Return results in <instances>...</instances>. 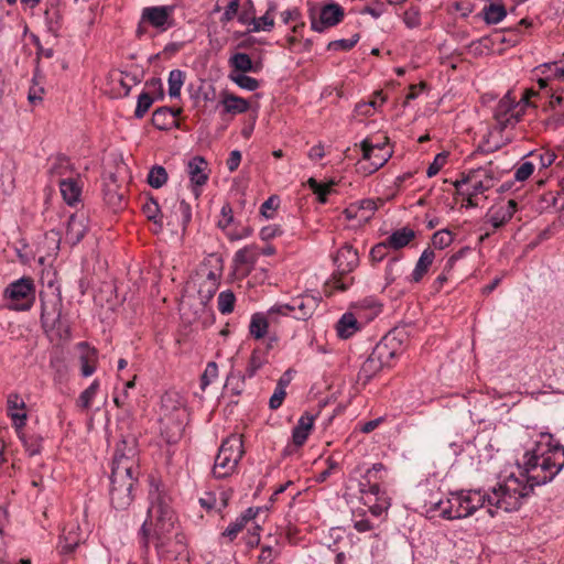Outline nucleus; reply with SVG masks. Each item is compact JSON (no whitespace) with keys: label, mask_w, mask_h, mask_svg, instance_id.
I'll list each match as a JSON object with an SVG mask.
<instances>
[{"label":"nucleus","mask_w":564,"mask_h":564,"mask_svg":"<svg viewBox=\"0 0 564 564\" xmlns=\"http://www.w3.org/2000/svg\"><path fill=\"white\" fill-rule=\"evenodd\" d=\"M149 508L147 519L142 523L138 539L143 555H148L150 541H154L158 554L167 552L172 535L177 544H183L184 535L174 533L177 517L171 506L172 499L165 488L154 479L150 482L148 495Z\"/></svg>","instance_id":"nucleus-1"},{"label":"nucleus","mask_w":564,"mask_h":564,"mask_svg":"<svg viewBox=\"0 0 564 564\" xmlns=\"http://www.w3.org/2000/svg\"><path fill=\"white\" fill-rule=\"evenodd\" d=\"M127 442L117 444L110 474L109 497L111 506L117 510H127L133 499V488L138 482L139 466L134 460V449L126 453Z\"/></svg>","instance_id":"nucleus-2"},{"label":"nucleus","mask_w":564,"mask_h":564,"mask_svg":"<svg viewBox=\"0 0 564 564\" xmlns=\"http://www.w3.org/2000/svg\"><path fill=\"white\" fill-rule=\"evenodd\" d=\"M524 476L528 482L534 487L552 481L564 467V446L554 442L552 435L547 443V449L540 448L525 452L523 455Z\"/></svg>","instance_id":"nucleus-3"},{"label":"nucleus","mask_w":564,"mask_h":564,"mask_svg":"<svg viewBox=\"0 0 564 564\" xmlns=\"http://www.w3.org/2000/svg\"><path fill=\"white\" fill-rule=\"evenodd\" d=\"M534 490V486L527 480L510 475L502 482H499L492 488L491 494L486 492L488 514L494 518L496 509H501L506 512L518 511L523 499L529 497Z\"/></svg>","instance_id":"nucleus-4"},{"label":"nucleus","mask_w":564,"mask_h":564,"mask_svg":"<svg viewBox=\"0 0 564 564\" xmlns=\"http://www.w3.org/2000/svg\"><path fill=\"white\" fill-rule=\"evenodd\" d=\"M441 517L446 520L465 519L487 505L486 492L480 489L460 490L446 499Z\"/></svg>","instance_id":"nucleus-5"},{"label":"nucleus","mask_w":564,"mask_h":564,"mask_svg":"<svg viewBox=\"0 0 564 564\" xmlns=\"http://www.w3.org/2000/svg\"><path fill=\"white\" fill-rule=\"evenodd\" d=\"M243 453L241 437L231 435L224 440L215 457L213 476L217 479H224L232 475Z\"/></svg>","instance_id":"nucleus-6"},{"label":"nucleus","mask_w":564,"mask_h":564,"mask_svg":"<svg viewBox=\"0 0 564 564\" xmlns=\"http://www.w3.org/2000/svg\"><path fill=\"white\" fill-rule=\"evenodd\" d=\"M334 263L337 270L332 276V283L335 289L346 291L354 281V278L347 275L358 267L359 253L351 245L345 243L334 257Z\"/></svg>","instance_id":"nucleus-7"},{"label":"nucleus","mask_w":564,"mask_h":564,"mask_svg":"<svg viewBox=\"0 0 564 564\" xmlns=\"http://www.w3.org/2000/svg\"><path fill=\"white\" fill-rule=\"evenodd\" d=\"M321 296L313 294H302L293 297L288 304L274 305L269 310V315L289 316L293 313V317L299 321H307L317 310L321 303Z\"/></svg>","instance_id":"nucleus-8"},{"label":"nucleus","mask_w":564,"mask_h":564,"mask_svg":"<svg viewBox=\"0 0 564 564\" xmlns=\"http://www.w3.org/2000/svg\"><path fill=\"white\" fill-rule=\"evenodd\" d=\"M529 95H535V93H527L519 102L511 97L510 93L506 94L497 104L494 117L501 129L513 127L520 121L523 109L529 105Z\"/></svg>","instance_id":"nucleus-9"},{"label":"nucleus","mask_w":564,"mask_h":564,"mask_svg":"<svg viewBox=\"0 0 564 564\" xmlns=\"http://www.w3.org/2000/svg\"><path fill=\"white\" fill-rule=\"evenodd\" d=\"M34 284L30 278H21L9 284L4 290V297L10 300L9 308L14 311L30 310L34 299Z\"/></svg>","instance_id":"nucleus-10"},{"label":"nucleus","mask_w":564,"mask_h":564,"mask_svg":"<svg viewBox=\"0 0 564 564\" xmlns=\"http://www.w3.org/2000/svg\"><path fill=\"white\" fill-rule=\"evenodd\" d=\"M389 138L383 137V145H372V143L365 139L361 143L362 160L369 162V167L362 166L366 173L371 174L382 167L391 158L392 150L388 149Z\"/></svg>","instance_id":"nucleus-11"},{"label":"nucleus","mask_w":564,"mask_h":564,"mask_svg":"<svg viewBox=\"0 0 564 564\" xmlns=\"http://www.w3.org/2000/svg\"><path fill=\"white\" fill-rule=\"evenodd\" d=\"M344 17L345 11L343 7L336 2L330 1L321 8L318 19L315 18L313 10L310 11L311 28L313 31L322 33L327 28H332L340 23Z\"/></svg>","instance_id":"nucleus-12"},{"label":"nucleus","mask_w":564,"mask_h":564,"mask_svg":"<svg viewBox=\"0 0 564 564\" xmlns=\"http://www.w3.org/2000/svg\"><path fill=\"white\" fill-rule=\"evenodd\" d=\"M495 175L489 167L470 170L462 180H457L454 186L457 191L463 185L471 184L470 195L482 194L494 186Z\"/></svg>","instance_id":"nucleus-13"},{"label":"nucleus","mask_w":564,"mask_h":564,"mask_svg":"<svg viewBox=\"0 0 564 564\" xmlns=\"http://www.w3.org/2000/svg\"><path fill=\"white\" fill-rule=\"evenodd\" d=\"M173 11V6L145 7L142 10L141 23L148 22L158 30L166 31L172 25L170 20Z\"/></svg>","instance_id":"nucleus-14"},{"label":"nucleus","mask_w":564,"mask_h":564,"mask_svg":"<svg viewBox=\"0 0 564 564\" xmlns=\"http://www.w3.org/2000/svg\"><path fill=\"white\" fill-rule=\"evenodd\" d=\"M63 302L59 296H52L48 300L41 297V323L42 327L47 330H53L61 322Z\"/></svg>","instance_id":"nucleus-15"},{"label":"nucleus","mask_w":564,"mask_h":564,"mask_svg":"<svg viewBox=\"0 0 564 564\" xmlns=\"http://www.w3.org/2000/svg\"><path fill=\"white\" fill-rule=\"evenodd\" d=\"M218 106H221V116L240 115L250 109L249 100L237 96L228 90H221Z\"/></svg>","instance_id":"nucleus-16"},{"label":"nucleus","mask_w":564,"mask_h":564,"mask_svg":"<svg viewBox=\"0 0 564 564\" xmlns=\"http://www.w3.org/2000/svg\"><path fill=\"white\" fill-rule=\"evenodd\" d=\"M517 207L518 203L514 199H509L506 205L490 208L487 214L488 223H490L495 229L505 226L513 217Z\"/></svg>","instance_id":"nucleus-17"},{"label":"nucleus","mask_w":564,"mask_h":564,"mask_svg":"<svg viewBox=\"0 0 564 564\" xmlns=\"http://www.w3.org/2000/svg\"><path fill=\"white\" fill-rule=\"evenodd\" d=\"M259 248L256 245H250L239 249L235 253L234 261L236 265H247L248 268H237L242 275H248L253 269L259 258Z\"/></svg>","instance_id":"nucleus-18"},{"label":"nucleus","mask_w":564,"mask_h":564,"mask_svg":"<svg viewBox=\"0 0 564 564\" xmlns=\"http://www.w3.org/2000/svg\"><path fill=\"white\" fill-rule=\"evenodd\" d=\"M8 414L17 430L23 427L26 422V413L24 412L25 402L18 393H11L7 400Z\"/></svg>","instance_id":"nucleus-19"},{"label":"nucleus","mask_w":564,"mask_h":564,"mask_svg":"<svg viewBox=\"0 0 564 564\" xmlns=\"http://www.w3.org/2000/svg\"><path fill=\"white\" fill-rule=\"evenodd\" d=\"M315 415L305 412L297 421L292 430V442L295 446L301 447L307 441L310 433L314 426Z\"/></svg>","instance_id":"nucleus-20"},{"label":"nucleus","mask_w":564,"mask_h":564,"mask_svg":"<svg viewBox=\"0 0 564 564\" xmlns=\"http://www.w3.org/2000/svg\"><path fill=\"white\" fill-rule=\"evenodd\" d=\"M395 339L390 336H384L373 347L371 355L377 358L384 367L390 366V361L395 357L397 354Z\"/></svg>","instance_id":"nucleus-21"},{"label":"nucleus","mask_w":564,"mask_h":564,"mask_svg":"<svg viewBox=\"0 0 564 564\" xmlns=\"http://www.w3.org/2000/svg\"><path fill=\"white\" fill-rule=\"evenodd\" d=\"M58 186L62 197L67 205L75 206L80 202L82 185L77 178H62L58 182Z\"/></svg>","instance_id":"nucleus-22"},{"label":"nucleus","mask_w":564,"mask_h":564,"mask_svg":"<svg viewBox=\"0 0 564 564\" xmlns=\"http://www.w3.org/2000/svg\"><path fill=\"white\" fill-rule=\"evenodd\" d=\"M167 225H178L185 231L192 220V207L184 199L176 202Z\"/></svg>","instance_id":"nucleus-23"},{"label":"nucleus","mask_w":564,"mask_h":564,"mask_svg":"<svg viewBox=\"0 0 564 564\" xmlns=\"http://www.w3.org/2000/svg\"><path fill=\"white\" fill-rule=\"evenodd\" d=\"M78 348L83 351L79 357L82 376L89 377L96 371L97 350L86 341L79 343Z\"/></svg>","instance_id":"nucleus-24"},{"label":"nucleus","mask_w":564,"mask_h":564,"mask_svg":"<svg viewBox=\"0 0 564 564\" xmlns=\"http://www.w3.org/2000/svg\"><path fill=\"white\" fill-rule=\"evenodd\" d=\"M278 315H272L270 317L269 312L267 316L262 313H256L251 316L249 333L256 339L263 338L268 332V327L270 323H278Z\"/></svg>","instance_id":"nucleus-25"},{"label":"nucleus","mask_w":564,"mask_h":564,"mask_svg":"<svg viewBox=\"0 0 564 564\" xmlns=\"http://www.w3.org/2000/svg\"><path fill=\"white\" fill-rule=\"evenodd\" d=\"M151 122L161 131L170 130L177 126V121L173 118V108L169 106L156 108L152 113Z\"/></svg>","instance_id":"nucleus-26"},{"label":"nucleus","mask_w":564,"mask_h":564,"mask_svg":"<svg viewBox=\"0 0 564 564\" xmlns=\"http://www.w3.org/2000/svg\"><path fill=\"white\" fill-rule=\"evenodd\" d=\"M206 166V160L199 155L194 156L192 160L188 161L187 173L193 184L202 186L207 182L208 175L205 173Z\"/></svg>","instance_id":"nucleus-27"},{"label":"nucleus","mask_w":564,"mask_h":564,"mask_svg":"<svg viewBox=\"0 0 564 564\" xmlns=\"http://www.w3.org/2000/svg\"><path fill=\"white\" fill-rule=\"evenodd\" d=\"M87 228L76 214H73L67 221L66 226V241L72 246H76L85 237Z\"/></svg>","instance_id":"nucleus-28"},{"label":"nucleus","mask_w":564,"mask_h":564,"mask_svg":"<svg viewBox=\"0 0 564 564\" xmlns=\"http://www.w3.org/2000/svg\"><path fill=\"white\" fill-rule=\"evenodd\" d=\"M270 349V345L265 347H257L252 350L251 356L249 358L246 373L245 376L248 378H252L257 375V372L268 364V351Z\"/></svg>","instance_id":"nucleus-29"},{"label":"nucleus","mask_w":564,"mask_h":564,"mask_svg":"<svg viewBox=\"0 0 564 564\" xmlns=\"http://www.w3.org/2000/svg\"><path fill=\"white\" fill-rule=\"evenodd\" d=\"M384 366L371 354L364 361L357 375V382L366 386Z\"/></svg>","instance_id":"nucleus-30"},{"label":"nucleus","mask_w":564,"mask_h":564,"mask_svg":"<svg viewBox=\"0 0 564 564\" xmlns=\"http://www.w3.org/2000/svg\"><path fill=\"white\" fill-rule=\"evenodd\" d=\"M532 25V21L528 19H522L518 22L517 25L512 28H508L503 30L502 32H497V41L500 43H506L511 46L516 45L520 42L521 39V29L522 28H530Z\"/></svg>","instance_id":"nucleus-31"},{"label":"nucleus","mask_w":564,"mask_h":564,"mask_svg":"<svg viewBox=\"0 0 564 564\" xmlns=\"http://www.w3.org/2000/svg\"><path fill=\"white\" fill-rule=\"evenodd\" d=\"M360 329V323L352 313H345L336 324V332L339 338L348 339Z\"/></svg>","instance_id":"nucleus-32"},{"label":"nucleus","mask_w":564,"mask_h":564,"mask_svg":"<svg viewBox=\"0 0 564 564\" xmlns=\"http://www.w3.org/2000/svg\"><path fill=\"white\" fill-rule=\"evenodd\" d=\"M435 259V252L431 248H426L420 256L415 268L411 274V281L419 283L427 273L430 267Z\"/></svg>","instance_id":"nucleus-33"},{"label":"nucleus","mask_w":564,"mask_h":564,"mask_svg":"<svg viewBox=\"0 0 564 564\" xmlns=\"http://www.w3.org/2000/svg\"><path fill=\"white\" fill-rule=\"evenodd\" d=\"M415 238V231L409 227H403L393 231L387 239V246L393 250H400L408 246Z\"/></svg>","instance_id":"nucleus-34"},{"label":"nucleus","mask_w":564,"mask_h":564,"mask_svg":"<svg viewBox=\"0 0 564 564\" xmlns=\"http://www.w3.org/2000/svg\"><path fill=\"white\" fill-rule=\"evenodd\" d=\"M104 199L107 205L112 208H121L123 206V194L118 192V185L113 175L110 176V182L104 185Z\"/></svg>","instance_id":"nucleus-35"},{"label":"nucleus","mask_w":564,"mask_h":564,"mask_svg":"<svg viewBox=\"0 0 564 564\" xmlns=\"http://www.w3.org/2000/svg\"><path fill=\"white\" fill-rule=\"evenodd\" d=\"M229 64L234 70L240 72L239 74L259 72V66L253 64L251 57L247 53L234 54L229 58Z\"/></svg>","instance_id":"nucleus-36"},{"label":"nucleus","mask_w":564,"mask_h":564,"mask_svg":"<svg viewBox=\"0 0 564 564\" xmlns=\"http://www.w3.org/2000/svg\"><path fill=\"white\" fill-rule=\"evenodd\" d=\"M484 20L487 24H497L507 15L503 2H491L482 9Z\"/></svg>","instance_id":"nucleus-37"},{"label":"nucleus","mask_w":564,"mask_h":564,"mask_svg":"<svg viewBox=\"0 0 564 564\" xmlns=\"http://www.w3.org/2000/svg\"><path fill=\"white\" fill-rule=\"evenodd\" d=\"M193 284L194 285L198 284L197 294H198L199 304L203 307H205L210 302V300L214 297L215 293L218 290V285L210 283V282H206L204 280L194 281Z\"/></svg>","instance_id":"nucleus-38"},{"label":"nucleus","mask_w":564,"mask_h":564,"mask_svg":"<svg viewBox=\"0 0 564 564\" xmlns=\"http://www.w3.org/2000/svg\"><path fill=\"white\" fill-rule=\"evenodd\" d=\"M308 187L313 191V193L317 196V200L321 204H325L327 202V195L334 193V182H329L327 184H322L314 177H310L307 181Z\"/></svg>","instance_id":"nucleus-39"},{"label":"nucleus","mask_w":564,"mask_h":564,"mask_svg":"<svg viewBox=\"0 0 564 564\" xmlns=\"http://www.w3.org/2000/svg\"><path fill=\"white\" fill-rule=\"evenodd\" d=\"M100 388V383L97 379H95L90 386L85 389L78 397L76 403L77 406L82 410H88L91 406V402L94 398L97 395Z\"/></svg>","instance_id":"nucleus-40"},{"label":"nucleus","mask_w":564,"mask_h":564,"mask_svg":"<svg viewBox=\"0 0 564 564\" xmlns=\"http://www.w3.org/2000/svg\"><path fill=\"white\" fill-rule=\"evenodd\" d=\"M185 80V72L181 69H173L169 74V95L171 98L181 96V89Z\"/></svg>","instance_id":"nucleus-41"},{"label":"nucleus","mask_w":564,"mask_h":564,"mask_svg":"<svg viewBox=\"0 0 564 564\" xmlns=\"http://www.w3.org/2000/svg\"><path fill=\"white\" fill-rule=\"evenodd\" d=\"M142 210L149 220L162 226L163 213L154 197H149L148 202L143 204Z\"/></svg>","instance_id":"nucleus-42"},{"label":"nucleus","mask_w":564,"mask_h":564,"mask_svg":"<svg viewBox=\"0 0 564 564\" xmlns=\"http://www.w3.org/2000/svg\"><path fill=\"white\" fill-rule=\"evenodd\" d=\"M169 178L166 170L161 165H154L148 174V184L153 188H161L166 184Z\"/></svg>","instance_id":"nucleus-43"},{"label":"nucleus","mask_w":564,"mask_h":564,"mask_svg":"<svg viewBox=\"0 0 564 564\" xmlns=\"http://www.w3.org/2000/svg\"><path fill=\"white\" fill-rule=\"evenodd\" d=\"M229 79L238 85L240 88L248 91H254L259 88L260 83L258 79L250 77L246 74H235L234 70L229 74Z\"/></svg>","instance_id":"nucleus-44"},{"label":"nucleus","mask_w":564,"mask_h":564,"mask_svg":"<svg viewBox=\"0 0 564 564\" xmlns=\"http://www.w3.org/2000/svg\"><path fill=\"white\" fill-rule=\"evenodd\" d=\"M25 451L30 456L39 455L42 451L43 437L37 434L26 435L22 434L20 436Z\"/></svg>","instance_id":"nucleus-45"},{"label":"nucleus","mask_w":564,"mask_h":564,"mask_svg":"<svg viewBox=\"0 0 564 564\" xmlns=\"http://www.w3.org/2000/svg\"><path fill=\"white\" fill-rule=\"evenodd\" d=\"M154 101L155 97H152V95L148 91H142L138 97L137 107L134 109V117L137 119H142L152 107Z\"/></svg>","instance_id":"nucleus-46"},{"label":"nucleus","mask_w":564,"mask_h":564,"mask_svg":"<svg viewBox=\"0 0 564 564\" xmlns=\"http://www.w3.org/2000/svg\"><path fill=\"white\" fill-rule=\"evenodd\" d=\"M235 303L236 296L232 291L227 290L219 293L217 305L221 314H230L235 308Z\"/></svg>","instance_id":"nucleus-47"},{"label":"nucleus","mask_w":564,"mask_h":564,"mask_svg":"<svg viewBox=\"0 0 564 564\" xmlns=\"http://www.w3.org/2000/svg\"><path fill=\"white\" fill-rule=\"evenodd\" d=\"M359 491L362 495L370 494L377 498L378 501L381 500L380 495L384 492L381 490L379 482L371 481V479L366 478V475L361 476V480L359 481Z\"/></svg>","instance_id":"nucleus-48"},{"label":"nucleus","mask_w":564,"mask_h":564,"mask_svg":"<svg viewBox=\"0 0 564 564\" xmlns=\"http://www.w3.org/2000/svg\"><path fill=\"white\" fill-rule=\"evenodd\" d=\"M403 22L409 29H415L421 25V9L411 4L403 13Z\"/></svg>","instance_id":"nucleus-49"},{"label":"nucleus","mask_w":564,"mask_h":564,"mask_svg":"<svg viewBox=\"0 0 564 564\" xmlns=\"http://www.w3.org/2000/svg\"><path fill=\"white\" fill-rule=\"evenodd\" d=\"M360 40L358 33L354 34L350 39L335 40L328 43L327 50L329 51H350Z\"/></svg>","instance_id":"nucleus-50"},{"label":"nucleus","mask_w":564,"mask_h":564,"mask_svg":"<svg viewBox=\"0 0 564 564\" xmlns=\"http://www.w3.org/2000/svg\"><path fill=\"white\" fill-rule=\"evenodd\" d=\"M223 268H217L216 270H210L206 268L204 264L196 272L197 280H204L206 282H210L217 284L219 286V279L221 276Z\"/></svg>","instance_id":"nucleus-51"},{"label":"nucleus","mask_w":564,"mask_h":564,"mask_svg":"<svg viewBox=\"0 0 564 564\" xmlns=\"http://www.w3.org/2000/svg\"><path fill=\"white\" fill-rule=\"evenodd\" d=\"M44 17H45V22H46L48 31L56 35L61 29V23H59L61 15H59L58 10L57 9H46L44 12Z\"/></svg>","instance_id":"nucleus-52"},{"label":"nucleus","mask_w":564,"mask_h":564,"mask_svg":"<svg viewBox=\"0 0 564 564\" xmlns=\"http://www.w3.org/2000/svg\"><path fill=\"white\" fill-rule=\"evenodd\" d=\"M246 376H235L232 373H230L228 377H227V380H226V388L227 389H230L231 393L235 394V395H240L243 391V388H245V381H246Z\"/></svg>","instance_id":"nucleus-53"},{"label":"nucleus","mask_w":564,"mask_h":564,"mask_svg":"<svg viewBox=\"0 0 564 564\" xmlns=\"http://www.w3.org/2000/svg\"><path fill=\"white\" fill-rule=\"evenodd\" d=\"M453 241V237L449 230L442 229L433 234L432 245L434 248L444 249L448 247Z\"/></svg>","instance_id":"nucleus-54"},{"label":"nucleus","mask_w":564,"mask_h":564,"mask_svg":"<svg viewBox=\"0 0 564 564\" xmlns=\"http://www.w3.org/2000/svg\"><path fill=\"white\" fill-rule=\"evenodd\" d=\"M280 205V198L276 195H271L267 200H264L260 207V214L267 218H273V214Z\"/></svg>","instance_id":"nucleus-55"},{"label":"nucleus","mask_w":564,"mask_h":564,"mask_svg":"<svg viewBox=\"0 0 564 564\" xmlns=\"http://www.w3.org/2000/svg\"><path fill=\"white\" fill-rule=\"evenodd\" d=\"M246 525L247 524L243 522V519L238 517L225 529V531L221 533V536L227 538L229 542H232Z\"/></svg>","instance_id":"nucleus-56"},{"label":"nucleus","mask_w":564,"mask_h":564,"mask_svg":"<svg viewBox=\"0 0 564 564\" xmlns=\"http://www.w3.org/2000/svg\"><path fill=\"white\" fill-rule=\"evenodd\" d=\"M218 376V367L215 361L207 364L205 371L200 377V388L206 389L207 386Z\"/></svg>","instance_id":"nucleus-57"},{"label":"nucleus","mask_w":564,"mask_h":564,"mask_svg":"<svg viewBox=\"0 0 564 564\" xmlns=\"http://www.w3.org/2000/svg\"><path fill=\"white\" fill-rule=\"evenodd\" d=\"M390 246H387V241L375 245L370 250V259L372 262H381L389 254Z\"/></svg>","instance_id":"nucleus-58"},{"label":"nucleus","mask_w":564,"mask_h":564,"mask_svg":"<svg viewBox=\"0 0 564 564\" xmlns=\"http://www.w3.org/2000/svg\"><path fill=\"white\" fill-rule=\"evenodd\" d=\"M446 160H447L446 152H441V153L436 154L433 162L429 165V167L426 170V175L429 177L435 176L441 171V169L444 166V164L446 163Z\"/></svg>","instance_id":"nucleus-59"},{"label":"nucleus","mask_w":564,"mask_h":564,"mask_svg":"<svg viewBox=\"0 0 564 564\" xmlns=\"http://www.w3.org/2000/svg\"><path fill=\"white\" fill-rule=\"evenodd\" d=\"M251 23L253 24L252 32L270 31L274 25V20L269 17V13H265L259 19L252 18Z\"/></svg>","instance_id":"nucleus-60"},{"label":"nucleus","mask_w":564,"mask_h":564,"mask_svg":"<svg viewBox=\"0 0 564 564\" xmlns=\"http://www.w3.org/2000/svg\"><path fill=\"white\" fill-rule=\"evenodd\" d=\"M221 218L218 220V227L221 229H227L230 225L234 224V212L229 203H226L220 210Z\"/></svg>","instance_id":"nucleus-61"},{"label":"nucleus","mask_w":564,"mask_h":564,"mask_svg":"<svg viewBox=\"0 0 564 564\" xmlns=\"http://www.w3.org/2000/svg\"><path fill=\"white\" fill-rule=\"evenodd\" d=\"M399 260L400 258L394 256L391 257L388 261L387 268H386V280L388 283H392L397 276L400 274L399 270Z\"/></svg>","instance_id":"nucleus-62"},{"label":"nucleus","mask_w":564,"mask_h":564,"mask_svg":"<svg viewBox=\"0 0 564 564\" xmlns=\"http://www.w3.org/2000/svg\"><path fill=\"white\" fill-rule=\"evenodd\" d=\"M386 12L383 2L376 0L372 4H367L362 8V14H370L372 18L378 19Z\"/></svg>","instance_id":"nucleus-63"},{"label":"nucleus","mask_w":564,"mask_h":564,"mask_svg":"<svg viewBox=\"0 0 564 564\" xmlns=\"http://www.w3.org/2000/svg\"><path fill=\"white\" fill-rule=\"evenodd\" d=\"M534 165L532 162L522 163L514 172V180L518 182L527 181L533 173Z\"/></svg>","instance_id":"nucleus-64"}]
</instances>
